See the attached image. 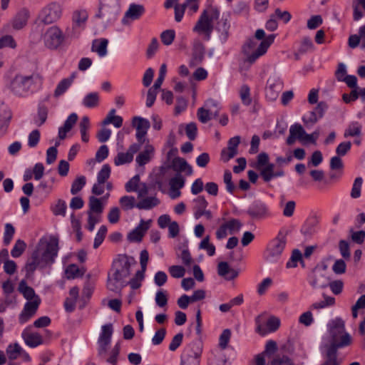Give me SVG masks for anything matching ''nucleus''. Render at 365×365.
I'll return each mask as SVG.
<instances>
[{
	"mask_svg": "<svg viewBox=\"0 0 365 365\" xmlns=\"http://www.w3.org/2000/svg\"><path fill=\"white\" fill-rule=\"evenodd\" d=\"M324 300L312 304L310 308L314 309H324L327 307L333 306L335 304L334 297L325 296L324 294Z\"/></svg>",
	"mask_w": 365,
	"mask_h": 365,
	"instance_id": "obj_34",
	"label": "nucleus"
},
{
	"mask_svg": "<svg viewBox=\"0 0 365 365\" xmlns=\"http://www.w3.org/2000/svg\"><path fill=\"white\" fill-rule=\"evenodd\" d=\"M71 83V79H63V81H61L58 85L56 89L55 90L54 96L56 97H58L59 96H61L70 86Z\"/></svg>",
	"mask_w": 365,
	"mask_h": 365,
	"instance_id": "obj_59",
	"label": "nucleus"
},
{
	"mask_svg": "<svg viewBox=\"0 0 365 365\" xmlns=\"http://www.w3.org/2000/svg\"><path fill=\"white\" fill-rule=\"evenodd\" d=\"M226 359L222 351H217L212 357L209 359V365H225Z\"/></svg>",
	"mask_w": 365,
	"mask_h": 365,
	"instance_id": "obj_44",
	"label": "nucleus"
},
{
	"mask_svg": "<svg viewBox=\"0 0 365 365\" xmlns=\"http://www.w3.org/2000/svg\"><path fill=\"white\" fill-rule=\"evenodd\" d=\"M314 44L312 39L309 37H304L302 38L300 47L299 48V52L300 53H305L307 51L313 49Z\"/></svg>",
	"mask_w": 365,
	"mask_h": 365,
	"instance_id": "obj_55",
	"label": "nucleus"
},
{
	"mask_svg": "<svg viewBox=\"0 0 365 365\" xmlns=\"http://www.w3.org/2000/svg\"><path fill=\"white\" fill-rule=\"evenodd\" d=\"M231 337V331L230 329H225L220 336L219 339V346L222 349H225L227 348V344L230 341Z\"/></svg>",
	"mask_w": 365,
	"mask_h": 365,
	"instance_id": "obj_49",
	"label": "nucleus"
},
{
	"mask_svg": "<svg viewBox=\"0 0 365 365\" xmlns=\"http://www.w3.org/2000/svg\"><path fill=\"white\" fill-rule=\"evenodd\" d=\"M98 95L96 93H91L87 95L83 99V104L86 107H95L98 103Z\"/></svg>",
	"mask_w": 365,
	"mask_h": 365,
	"instance_id": "obj_47",
	"label": "nucleus"
},
{
	"mask_svg": "<svg viewBox=\"0 0 365 365\" xmlns=\"http://www.w3.org/2000/svg\"><path fill=\"white\" fill-rule=\"evenodd\" d=\"M90 210L91 213L100 215L102 212L103 207L99 199L92 196L89 199Z\"/></svg>",
	"mask_w": 365,
	"mask_h": 365,
	"instance_id": "obj_37",
	"label": "nucleus"
},
{
	"mask_svg": "<svg viewBox=\"0 0 365 365\" xmlns=\"http://www.w3.org/2000/svg\"><path fill=\"white\" fill-rule=\"evenodd\" d=\"M112 334V324H106L102 327L101 332L98 340L99 346L98 352L100 355H106L110 349Z\"/></svg>",
	"mask_w": 365,
	"mask_h": 365,
	"instance_id": "obj_9",
	"label": "nucleus"
},
{
	"mask_svg": "<svg viewBox=\"0 0 365 365\" xmlns=\"http://www.w3.org/2000/svg\"><path fill=\"white\" fill-rule=\"evenodd\" d=\"M14 81H18L21 87L28 89L34 83V76H17Z\"/></svg>",
	"mask_w": 365,
	"mask_h": 365,
	"instance_id": "obj_43",
	"label": "nucleus"
},
{
	"mask_svg": "<svg viewBox=\"0 0 365 365\" xmlns=\"http://www.w3.org/2000/svg\"><path fill=\"white\" fill-rule=\"evenodd\" d=\"M314 322L311 311L304 312L299 318V322L306 327L310 326Z\"/></svg>",
	"mask_w": 365,
	"mask_h": 365,
	"instance_id": "obj_63",
	"label": "nucleus"
},
{
	"mask_svg": "<svg viewBox=\"0 0 365 365\" xmlns=\"http://www.w3.org/2000/svg\"><path fill=\"white\" fill-rule=\"evenodd\" d=\"M230 21L229 14H222L220 19L217 21L215 30L218 34V38L221 43H225L230 36Z\"/></svg>",
	"mask_w": 365,
	"mask_h": 365,
	"instance_id": "obj_11",
	"label": "nucleus"
},
{
	"mask_svg": "<svg viewBox=\"0 0 365 365\" xmlns=\"http://www.w3.org/2000/svg\"><path fill=\"white\" fill-rule=\"evenodd\" d=\"M148 229V223L141 220L140 224L128 235V240L132 242H141Z\"/></svg>",
	"mask_w": 365,
	"mask_h": 365,
	"instance_id": "obj_19",
	"label": "nucleus"
},
{
	"mask_svg": "<svg viewBox=\"0 0 365 365\" xmlns=\"http://www.w3.org/2000/svg\"><path fill=\"white\" fill-rule=\"evenodd\" d=\"M223 224L225 225L230 234L234 233L235 231H239L242 226L241 222L237 219H231Z\"/></svg>",
	"mask_w": 365,
	"mask_h": 365,
	"instance_id": "obj_46",
	"label": "nucleus"
},
{
	"mask_svg": "<svg viewBox=\"0 0 365 365\" xmlns=\"http://www.w3.org/2000/svg\"><path fill=\"white\" fill-rule=\"evenodd\" d=\"M18 291L27 300L19 317L20 322L24 323L35 314L41 303V299L36 294L34 289L27 285L25 280H21L19 282Z\"/></svg>",
	"mask_w": 365,
	"mask_h": 365,
	"instance_id": "obj_2",
	"label": "nucleus"
},
{
	"mask_svg": "<svg viewBox=\"0 0 365 365\" xmlns=\"http://www.w3.org/2000/svg\"><path fill=\"white\" fill-rule=\"evenodd\" d=\"M160 204V200L155 197H148L139 201L136 207L140 210H150Z\"/></svg>",
	"mask_w": 365,
	"mask_h": 365,
	"instance_id": "obj_28",
	"label": "nucleus"
},
{
	"mask_svg": "<svg viewBox=\"0 0 365 365\" xmlns=\"http://www.w3.org/2000/svg\"><path fill=\"white\" fill-rule=\"evenodd\" d=\"M117 263L120 268L115 269V281L128 277L130 274V266L135 264L136 262L133 257L126 255H118Z\"/></svg>",
	"mask_w": 365,
	"mask_h": 365,
	"instance_id": "obj_7",
	"label": "nucleus"
},
{
	"mask_svg": "<svg viewBox=\"0 0 365 365\" xmlns=\"http://www.w3.org/2000/svg\"><path fill=\"white\" fill-rule=\"evenodd\" d=\"M339 349L334 345L324 344L322 348L324 361L321 365H340L342 361L338 357L337 351Z\"/></svg>",
	"mask_w": 365,
	"mask_h": 365,
	"instance_id": "obj_15",
	"label": "nucleus"
},
{
	"mask_svg": "<svg viewBox=\"0 0 365 365\" xmlns=\"http://www.w3.org/2000/svg\"><path fill=\"white\" fill-rule=\"evenodd\" d=\"M200 359L195 356L185 354L182 356L181 365H199Z\"/></svg>",
	"mask_w": 365,
	"mask_h": 365,
	"instance_id": "obj_64",
	"label": "nucleus"
},
{
	"mask_svg": "<svg viewBox=\"0 0 365 365\" xmlns=\"http://www.w3.org/2000/svg\"><path fill=\"white\" fill-rule=\"evenodd\" d=\"M193 202V214L196 220H198L202 216V212L208 206V202L204 196H198L192 200Z\"/></svg>",
	"mask_w": 365,
	"mask_h": 365,
	"instance_id": "obj_23",
	"label": "nucleus"
},
{
	"mask_svg": "<svg viewBox=\"0 0 365 365\" xmlns=\"http://www.w3.org/2000/svg\"><path fill=\"white\" fill-rule=\"evenodd\" d=\"M361 129L362 126L360 123L351 122L345 130L344 135L345 138L359 136L361 134Z\"/></svg>",
	"mask_w": 365,
	"mask_h": 365,
	"instance_id": "obj_29",
	"label": "nucleus"
},
{
	"mask_svg": "<svg viewBox=\"0 0 365 365\" xmlns=\"http://www.w3.org/2000/svg\"><path fill=\"white\" fill-rule=\"evenodd\" d=\"M29 16V13L26 9L21 10L15 16L13 22V26L16 29H22L27 22Z\"/></svg>",
	"mask_w": 365,
	"mask_h": 365,
	"instance_id": "obj_26",
	"label": "nucleus"
},
{
	"mask_svg": "<svg viewBox=\"0 0 365 365\" xmlns=\"http://www.w3.org/2000/svg\"><path fill=\"white\" fill-rule=\"evenodd\" d=\"M268 365H296L294 361L286 355H277L268 361Z\"/></svg>",
	"mask_w": 365,
	"mask_h": 365,
	"instance_id": "obj_32",
	"label": "nucleus"
},
{
	"mask_svg": "<svg viewBox=\"0 0 365 365\" xmlns=\"http://www.w3.org/2000/svg\"><path fill=\"white\" fill-rule=\"evenodd\" d=\"M210 111V110L207 108H205L201 107L198 108L197 113L198 120L202 123H207L210 120L212 119Z\"/></svg>",
	"mask_w": 365,
	"mask_h": 365,
	"instance_id": "obj_48",
	"label": "nucleus"
},
{
	"mask_svg": "<svg viewBox=\"0 0 365 365\" xmlns=\"http://www.w3.org/2000/svg\"><path fill=\"white\" fill-rule=\"evenodd\" d=\"M135 197L133 196H123L120 199V205L124 210H129L136 207Z\"/></svg>",
	"mask_w": 365,
	"mask_h": 365,
	"instance_id": "obj_40",
	"label": "nucleus"
},
{
	"mask_svg": "<svg viewBox=\"0 0 365 365\" xmlns=\"http://www.w3.org/2000/svg\"><path fill=\"white\" fill-rule=\"evenodd\" d=\"M159 43L156 38H153L151 40L150 43L149 44L147 51H146V56L148 58H151L154 56L155 53L158 49Z\"/></svg>",
	"mask_w": 365,
	"mask_h": 365,
	"instance_id": "obj_60",
	"label": "nucleus"
},
{
	"mask_svg": "<svg viewBox=\"0 0 365 365\" xmlns=\"http://www.w3.org/2000/svg\"><path fill=\"white\" fill-rule=\"evenodd\" d=\"M185 179L179 173L176 174L173 178L170 180V186L172 192H177V195H173L172 198L175 199L180 195V189L185 185Z\"/></svg>",
	"mask_w": 365,
	"mask_h": 365,
	"instance_id": "obj_24",
	"label": "nucleus"
},
{
	"mask_svg": "<svg viewBox=\"0 0 365 365\" xmlns=\"http://www.w3.org/2000/svg\"><path fill=\"white\" fill-rule=\"evenodd\" d=\"M133 157L128 151L126 153H118L115 159V165L130 163L133 161Z\"/></svg>",
	"mask_w": 365,
	"mask_h": 365,
	"instance_id": "obj_45",
	"label": "nucleus"
},
{
	"mask_svg": "<svg viewBox=\"0 0 365 365\" xmlns=\"http://www.w3.org/2000/svg\"><path fill=\"white\" fill-rule=\"evenodd\" d=\"M183 339V334L180 332L175 335L169 345V349L172 351H175L182 344Z\"/></svg>",
	"mask_w": 365,
	"mask_h": 365,
	"instance_id": "obj_62",
	"label": "nucleus"
},
{
	"mask_svg": "<svg viewBox=\"0 0 365 365\" xmlns=\"http://www.w3.org/2000/svg\"><path fill=\"white\" fill-rule=\"evenodd\" d=\"M175 37V32L173 29H168L163 31L160 34V38L163 44L169 46L173 43Z\"/></svg>",
	"mask_w": 365,
	"mask_h": 365,
	"instance_id": "obj_41",
	"label": "nucleus"
},
{
	"mask_svg": "<svg viewBox=\"0 0 365 365\" xmlns=\"http://www.w3.org/2000/svg\"><path fill=\"white\" fill-rule=\"evenodd\" d=\"M110 174V168L108 165L103 166L98 174V181L99 183H105Z\"/></svg>",
	"mask_w": 365,
	"mask_h": 365,
	"instance_id": "obj_61",
	"label": "nucleus"
},
{
	"mask_svg": "<svg viewBox=\"0 0 365 365\" xmlns=\"http://www.w3.org/2000/svg\"><path fill=\"white\" fill-rule=\"evenodd\" d=\"M199 248L206 250L209 256H213L215 254V247L210 243V237L206 236L200 243Z\"/></svg>",
	"mask_w": 365,
	"mask_h": 365,
	"instance_id": "obj_39",
	"label": "nucleus"
},
{
	"mask_svg": "<svg viewBox=\"0 0 365 365\" xmlns=\"http://www.w3.org/2000/svg\"><path fill=\"white\" fill-rule=\"evenodd\" d=\"M277 349V343L273 340H269L265 345V349L262 354H264L267 359H270L271 356L276 352Z\"/></svg>",
	"mask_w": 365,
	"mask_h": 365,
	"instance_id": "obj_53",
	"label": "nucleus"
},
{
	"mask_svg": "<svg viewBox=\"0 0 365 365\" xmlns=\"http://www.w3.org/2000/svg\"><path fill=\"white\" fill-rule=\"evenodd\" d=\"M144 277L145 272L138 270L135 276L127 284L130 286L132 289H137L141 287Z\"/></svg>",
	"mask_w": 365,
	"mask_h": 365,
	"instance_id": "obj_35",
	"label": "nucleus"
},
{
	"mask_svg": "<svg viewBox=\"0 0 365 365\" xmlns=\"http://www.w3.org/2000/svg\"><path fill=\"white\" fill-rule=\"evenodd\" d=\"M60 6L56 3H51L42 10V21L45 24H51L59 19L61 16Z\"/></svg>",
	"mask_w": 365,
	"mask_h": 365,
	"instance_id": "obj_16",
	"label": "nucleus"
},
{
	"mask_svg": "<svg viewBox=\"0 0 365 365\" xmlns=\"http://www.w3.org/2000/svg\"><path fill=\"white\" fill-rule=\"evenodd\" d=\"M85 184H86V179L84 177L81 176V177L76 178L72 184L71 192L73 195H76L83 188V187L85 185Z\"/></svg>",
	"mask_w": 365,
	"mask_h": 365,
	"instance_id": "obj_57",
	"label": "nucleus"
},
{
	"mask_svg": "<svg viewBox=\"0 0 365 365\" xmlns=\"http://www.w3.org/2000/svg\"><path fill=\"white\" fill-rule=\"evenodd\" d=\"M282 88L283 81L281 78L277 74L270 76L267 81L265 87V96L267 99L269 101H275L278 98Z\"/></svg>",
	"mask_w": 365,
	"mask_h": 365,
	"instance_id": "obj_6",
	"label": "nucleus"
},
{
	"mask_svg": "<svg viewBox=\"0 0 365 365\" xmlns=\"http://www.w3.org/2000/svg\"><path fill=\"white\" fill-rule=\"evenodd\" d=\"M329 331L331 336L328 346H335L336 348H344L351 344V337L345 332L344 322L341 318H336L328 324Z\"/></svg>",
	"mask_w": 365,
	"mask_h": 365,
	"instance_id": "obj_3",
	"label": "nucleus"
},
{
	"mask_svg": "<svg viewBox=\"0 0 365 365\" xmlns=\"http://www.w3.org/2000/svg\"><path fill=\"white\" fill-rule=\"evenodd\" d=\"M247 214L254 220H261L270 216L267 205L261 200L254 201L247 208Z\"/></svg>",
	"mask_w": 365,
	"mask_h": 365,
	"instance_id": "obj_8",
	"label": "nucleus"
},
{
	"mask_svg": "<svg viewBox=\"0 0 365 365\" xmlns=\"http://www.w3.org/2000/svg\"><path fill=\"white\" fill-rule=\"evenodd\" d=\"M220 17V11L215 7H210L201 14L198 21L193 28V31L199 34H204L210 39L213 30L212 22Z\"/></svg>",
	"mask_w": 365,
	"mask_h": 365,
	"instance_id": "obj_4",
	"label": "nucleus"
},
{
	"mask_svg": "<svg viewBox=\"0 0 365 365\" xmlns=\"http://www.w3.org/2000/svg\"><path fill=\"white\" fill-rule=\"evenodd\" d=\"M132 125L136 129L135 135L137 140L139 143H144L145 136L150 125L149 120L139 116H135L133 118Z\"/></svg>",
	"mask_w": 365,
	"mask_h": 365,
	"instance_id": "obj_14",
	"label": "nucleus"
},
{
	"mask_svg": "<svg viewBox=\"0 0 365 365\" xmlns=\"http://www.w3.org/2000/svg\"><path fill=\"white\" fill-rule=\"evenodd\" d=\"M304 135H305V130L301 124L297 123L292 125L289 128V135L287 138V144L292 145L297 139L302 141Z\"/></svg>",
	"mask_w": 365,
	"mask_h": 365,
	"instance_id": "obj_20",
	"label": "nucleus"
},
{
	"mask_svg": "<svg viewBox=\"0 0 365 365\" xmlns=\"http://www.w3.org/2000/svg\"><path fill=\"white\" fill-rule=\"evenodd\" d=\"M22 351L23 349L18 343L9 344L6 349V355L10 360L16 359Z\"/></svg>",
	"mask_w": 365,
	"mask_h": 365,
	"instance_id": "obj_31",
	"label": "nucleus"
},
{
	"mask_svg": "<svg viewBox=\"0 0 365 365\" xmlns=\"http://www.w3.org/2000/svg\"><path fill=\"white\" fill-rule=\"evenodd\" d=\"M169 272L174 278H181L185 275V269L180 265H173L169 267Z\"/></svg>",
	"mask_w": 365,
	"mask_h": 365,
	"instance_id": "obj_58",
	"label": "nucleus"
},
{
	"mask_svg": "<svg viewBox=\"0 0 365 365\" xmlns=\"http://www.w3.org/2000/svg\"><path fill=\"white\" fill-rule=\"evenodd\" d=\"M63 41L61 31L55 26L51 27L44 34L46 45L50 48H58Z\"/></svg>",
	"mask_w": 365,
	"mask_h": 365,
	"instance_id": "obj_10",
	"label": "nucleus"
},
{
	"mask_svg": "<svg viewBox=\"0 0 365 365\" xmlns=\"http://www.w3.org/2000/svg\"><path fill=\"white\" fill-rule=\"evenodd\" d=\"M240 98L243 105L249 106L252 102L250 88L247 84L242 85L239 91Z\"/></svg>",
	"mask_w": 365,
	"mask_h": 365,
	"instance_id": "obj_30",
	"label": "nucleus"
},
{
	"mask_svg": "<svg viewBox=\"0 0 365 365\" xmlns=\"http://www.w3.org/2000/svg\"><path fill=\"white\" fill-rule=\"evenodd\" d=\"M205 106L210 110L211 118H217L219 115L220 108L218 103L213 99H208L205 103Z\"/></svg>",
	"mask_w": 365,
	"mask_h": 365,
	"instance_id": "obj_38",
	"label": "nucleus"
},
{
	"mask_svg": "<svg viewBox=\"0 0 365 365\" xmlns=\"http://www.w3.org/2000/svg\"><path fill=\"white\" fill-rule=\"evenodd\" d=\"M58 251L57 237L41 239L25 264L26 277H31L36 269H42L50 267L54 262Z\"/></svg>",
	"mask_w": 365,
	"mask_h": 365,
	"instance_id": "obj_1",
	"label": "nucleus"
},
{
	"mask_svg": "<svg viewBox=\"0 0 365 365\" xmlns=\"http://www.w3.org/2000/svg\"><path fill=\"white\" fill-rule=\"evenodd\" d=\"M185 133L190 140H195L197 134V128L195 123L191 122L186 125Z\"/></svg>",
	"mask_w": 365,
	"mask_h": 365,
	"instance_id": "obj_52",
	"label": "nucleus"
},
{
	"mask_svg": "<svg viewBox=\"0 0 365 365\" xmlns=\"http://www.w3.org/2000/svg\"><path fill=\"white\" fill-rule=\"evenodd\" d=\"M85 273L84 269H79L76 264H70L66 269V274L68 279L83 276Z\"/></svg>",
	"mask_w": 365,
	"mask_h": 365,
	"instance_id": "obj_36",
	"label": "nucleus"
},
{
	"mask_svg": "<svg viewBox=\"0 0 365 365\" xmlns=\"http://www.w3.org/2000/svg\"><path fill=\"white\" fill-rule=\"evenodd\" d=\"M145 12V9L143 5L131 4L124 14L122 19V24L124 25L130 24L131 21L140 19Z\"/></svg>",
	"mask_w": 365,
	"mask_h": 365,
	"instance_id": "obj_13",
	"label": "nucleus"
},
{
	"mask_svg": "<svg viewBox=\"0 0 365 365\" xmlns=\"http://www.w3.org/2000/svg\"><path fill=\"white\" fill-rule=\"evenodd\" d=\"M108 43L106 38L95 39L92 43L91 51L96 52L100 56H104L107 52Z\"/></svg>",
	"mask_w": 365,
	"mask_h": 365,
	"instance_id": "obj_27",
	"label": "nucleus"
},
{
	"mask_svg": "<svg viewBox=\"0 0 365 365\" xmlns=\"http://www.w3.org/2000/svg\"><path fill=\"white\" fill-rule=\"evenodd\" d=\"M171 167L176 172H185L187 175H191L192 173V167L182 158H175L172 160Z\"/></svg>",
	"mask_w": 365,
	"mask_h": 365,
	"instance_id": "obj_21",
	"label": "nucleus"
},
{
	"mask_svg": "<svg viewBox=\"0 0 365 365\" xmlns=\"http://www.w3.org/2000/svg\"><path fill=\"white\" fill-rule=\"evenodd\" d=\"M297 262H301V264L304 266L302 252L296 249L293 250L289 260L287 262V268L296 267L297 266Z\"/></svg>",
	"mask_w": 365,
	"mask_h": 365,
	"instance_id": "obj_33",
	"label": "nucleus"
},
{
	"mask_svg": "<svg viewBox=\"0 0 365 365\" xmlns=\"http://www.w3.org/2000/svg\"><path fill=\"white\" fill-rule=\"evenodd\" d=\"M26 244L24 241L18 240L11 250V255L14 257H18L22 255L26 249Z\"/></svg>",
	"mask_w": 365,
	"mask_h": 365,
	"instance_id": "obj_51",
	"label": "nucleus"
},
{
	"mask_svg": "<svg viewBox=\"0 0 365 365\" xmlns=\"http://www.w3.org/2000/svg\"><path fill=\"white\" fill-rule=\"evenodd\" d=\"M362 183L363 179L361 177H358L354 180L351 191V197L352 198L356 199L360 197Z\"/></svg>",
	"mask_w": 365,
	"mask_h": 365,
	"instance_id": "obj_42",
	"label": "nucleus"
},
{
	"mask_svg": "<svg viewBox=\"0 0 365 365\" xmlns=\"http://www.w3.org/2000/svg\"><path fill=\"white\" fill-rule=\"evenodd\" d=\"M327 108V104L325 102H319L314 110L309 113V117L304 116L302 118L303 122L307 126L309 125H313L318 121L319 119L323 117L324 113Z\"/></svg>",
	"mask_w": 365,
	"mask_h": 365,
	"instance_id": "obj_17",
	"label": "nucleus"
},
{
	"mask_svg": "<svg viewBox=\"0 0 365 365\" xmlns=\"http://www.w3.org/2000/svg\"><path fill=\"white\" fill-rule=\"evenodd\" d=\"M286 235L287 232L280 230L277 236L269 242L264 254L266 261L273 263L280 259L287 244Z\"/></svg>",
	"mask_w": 365,
	"mask_h": 365,
	"instance_id": "obj_5",
	"label": "nucleus"
},
{
	"mask_svg": "<svg viewBox=\"0 0 365 365\" xmlns=\"http://www.w3.org/2000/svg\"><path fill=\"white\" fill-rule=\"evenodd\" d=\"M280 326V320L276 317H270L266 323V327L269 332L275 331Z\"/></svg>",
	"mask_w": 365,
	"mask_h": 365,
	"instance_id": "obj_56",
	"label": "nucleus"
},
{
	"mask_svg": "<svg viewBox=\"0 0 365 365\" xmlns=\"http://www.w3.org/2000/svg\"><path fill=\"white\" fill-rule=\"evenodd\" d=\"M78 120V115L76 113L71 114L66 120L64 125L59 128L58 137L61 140L66 138V133L69 132Z\"/></svg>",
	"mask_w": 365,
	"mask_h": 365,
	"instance_id": "obj_25",
	"label": "nucleus"
},
{
	"mask_svg": "<svg viewBox=\"0 0 365 365\" xmlns=\"http://www.w3.org/2000/svg\"><path fill=\"white\" fill-rule=\"evenodd\" d=\"M22 338L26 344L30 347H36L43 344V338L38 333H31L28 330H24L22 333Z\"/></svg>",
	"mask_w": 365,
	"mask_h": 365,
	"instance_id": "obj_22",
	"label": "nucleus"
},
{
	"mask_svg": "<svg viewBox=\"0 0 365 365\" xmlns=\"http://www.w3.org/2000/svg\"><path fill=\"white\" fill-rule=\"evenodd\" d=\"M274 37L275 36L273 34L269 35L259 44L255 51H253L252 53H245L247 56V61L250 63H253L259 57L264 55L267 52L270 45L274 42Z\"/></svg>",
	"mask_w": 365,
	"mask_h": 365,
	"instance_id": "obj_12",
	"label": "nucleus"
},
{
	"mask_svg": "<svg viewBox=\"0 0 365 365\" xmlns=\"http://www.w3.org/2000/svg\"><path fill=\"white\" fill-rule=\"evenodd\" d=\"M155 148L153 145L147 142L144 146L143 150H141L136 156L135 162L140 167L144 166L148 164L154 157Z\"/></svg>",
	"mask_w": 365,
	"mask_h": 365,
	"instance_id": "obj_18",
	"label": "nucleus"
},
{
	"mask_svg": "<svg viewBox=\"0 0 365 365\" xmlns=\"http://www.w3.org/2000/svg\"><path fill=\"white\" fill-rule=\"evenodd\" d=\"M140 176L135 175L126 184L125 190L127 192H135L139 186Z\"/></svg>",
	"mask_w": 365,
	"mask_h": 365,
	"instance_id": "obj_54",
	"label": "nucleus"
},
{
	"mask_svg": "<svg viewBox=\"0 0 365 365\" xmlns=\"http://www.w3.org/2000/svg\"><path fill=\"white\" fill-rule=\"evenodd\" d=\"M223 180L226 185L227 191L232 194L235 190V186L232 181V173L230 170L225 171Z\"/></svg>",
	"mask_w": 365,
	"mask_h": 365,
	"instance_id": "obj_50",
	"label": "nucleus"
}]
</instances>
